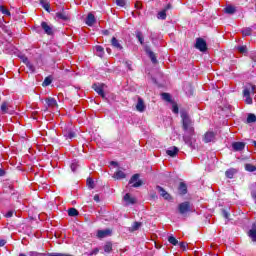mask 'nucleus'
<instances>
[{"instance_id":"obj_31","label":"nucleus","mask_w":256,"mask_h":256,"mask_svg":"<svg viewBox=\"0 0 256 256\" xmlns=\"http://www.w3.org/2000/svg\"><path fill=\"white\" fill-rule=\"evenodd\" d=\"M78 215H79V210H77L76 208L68 209V216L69 217H78Z\"/></svg>"},{"instance_id":"obj_38","label":"nucleus","mask_w":256,"mask_h":256,"mask_svg":"<svg viewBox=\"0 0 256 256\" xmlns=\"http://www.w3.org/2000/svg\"><path fill=\"white\" fill-rule=\"evenodd\" d=\"M86 183L89 189H95V181H93V178H87Z\"/></svg>"},{"instance_id":"obj_34","label":"nucleus","mask_w":256,"mask_h":256,"mask_svg":"<svg viewBox=\"0 0 256 256\" xmlns=\"http://www.w3.org/2000/svg\"><path fill=\"white\" fill-rule=\"evenodd\" d=\"M0 12L2 13V15H6L7 17H11V11H9V9H7L3 5L0 6Z\"/></svg>"},{"instance_id":"obj_23","label":"nucleus","mask_w":256,"mask_h":256,"mask_svg":"<svg viewBox=\"0 0 256 256\" xmlns=\"http://www.w3.org/2000/svg\"><path fill=\"white\" fill-rule=\"evenodd\" d=\"M47 107H58L57 100L53 97H48L45 100Z\"/></svg>"},{"instance_id":"obj_19","label":"nucleus","mask_w":256,"mask_h":256,"mask_svg":"<svg viewBox=\"0 0 256 256\" xmlns=\"http://www.w3.org/2000/svg\"><path fill=\"white\" fill-rule=\"evenodd\" d=\"M179 153V148L177 146H173L170 149L166 150V155L169 157H177V154Z\"/></svg>"},{"instance_id":"obj_30","label":"nucleus","mask_w":256,"mask_h":256,"mask_svg":"<svg viewBox=\"0 0 256 256\" xmlns=\"http://www.w3.org/2000/svg\"><path fill=\"white\" fill-rule=\"evenodd\" d=\"M236 49L242 54V55H247L249 49L247 48L246 45L242 46H236Z\"/></svg>"},{"instance_id":"obj_8","label":"nucleus","mask_w":256,"mask_h":256,"mask_svg":"<svg viewBox=\"0 0 256 256\" xmlns=\"http://www.w3.org/2000/svg\"><path fill=\"white\" fill-rule=\"evenodd\" d=\"M41 28L46 35H53V26L49 25L47 22H41Z\"/></svg>"},{"instance_id":"obj_27","label":"nucleus","mask_w":256,"mask_h":256,"mask_svg":"<svg viewBox=\"0 0 256 256\" xmlns=\"http://www.w3.org/2000/svg\"><path fill=\"white\" fill-rule=\"evenodd\" d=\"M135 34H136V37H137L139 43H140L141 45H144V43H145V38L143 37V32L137 30V31L135 32Z\"/></svg>"},{"instance_id":"obj_55","label":"nucleus","mask_w":256,"mask_h":256,"mask_svg":"<svg viewBox=\"0 0 256 256\" xmlns=\"http://www.w3.org/2000/svg\"><path fill=\"white\" fill-rule=\"evenodd\" d=\"M94 201H95L96 203H99V201H100V199H99V194L94 195Z\"/></svg>"},{"instance_id":"obj_18","label":"nucleus","mask_w":256,"mask_h":256,"mask_svg":"<svg viewBox=\"0 0 256 256\" xmlns=\"http://www.w3.org/2000/svg\"><path fill=\"white\" fill-rule=\"evenodd\" d=\"M136 110L139 111V113H143L145 111V101H143V98L138 97V102L136 104Z\"/></svg>"},{"instance_id":"obj_43","label":"nucleus","mask_w":256,"mask_h":256,"mask_svg":"<svg viewBox=\"0 0 256 256\" xmlns=\"http://www.w3.org/2000/svg\"><path fill=\"white\" fill-rule=\"evenodd\" d=\"M124 65H126V67H127V69H128L129 71H133V62H132L131 60H126V61L124 62Z\"/></svg>"},{"instance_id":"obj_49","label":"nucleus","mask_w":256,"mask_h":256,"mask_svg":"<svg viewBox=\"0 0 256 256\" xmlns=\"http://www.w3.org/2000/svg\"><path fill=\"white\" fill-rule=\"evenodd\" d=\"M29 255H30V256H42V255H45V254L39 253V252H35V251H31V252L29 253Z\"/></svg>"},{"instance_id":"obj_58","label":"nucleus","mask_w":256,"mask_h":256,"mask_svg":"<svg viewBox=\"0 0 256 256\" xmlns=\"http://www.w3.org/2000/svg\"><path fill=\"white\" fill-rule=\"evenodd\" d=\"M140 7H141V3H140V2H136V3H135V8H136V9H139Z\"/></svg>"},{"instance_id":"obj_45","label":"nucleus","mask_w":256,"mask_h":256,"mask_svg":"<svg viewBox=\"0 0 256 256\" xmlns=\"http://www.w3.org/2000/svg\"><path fill=\"white\" fill-rule=\"evenodd\" d=\"M172 111L175 114L179 113V106L176 104L175 101L172 102Z\"/></svg>"},{"instance_id":"obj_3","label":"nucleus","mask_w":256,"mask_h":256,"mask_svg":"<svg viewBox=\"0 0 256 256\" xmlns=\"http://www.w3.org/2000/svg\"><path fill=\"white\" fill-rule=\"evenodd\" d=\"M178 211L180 215H187V213H193L191 209V202L185 201L178 205Z\"/></svg>"},{"instance_id":"obj_20","label":"nucleus","mask_w":256,"mask_h":256,"mask_svg":"<svg viewBox=\"0 0 256 256\" xmlns=\"http://www.w3.org/2000/svg\"><path fill=\"white\" fill-rule=\"evenodd\" d=\"M187 184L185 182H180L178 186L179 195H187Z\"/></svg>"},{"instance_id":"obj_59","label":"nucleus","mask_w":256,"mask_h":256,"mask_svg":"<svg viewBox=\"0 0 256 256\" xmlns=\"http://www.w3.org/2000/svg\"><path fill=\"white\" fill-rule=\"evenodd\" d=\"M37 111H34V112H32V117H33V119H37L36 117H35V115H37Z\"/></svg>"},{"instance_id":"obj_44","label":"nucleus","mask_w":256,"mask_h":256,"mask_svg":"<svg viewBox=\"0 0 256 256\" xmlns=\"http://www.w3.org/2000/svg\"><path fill=\"white\" fill-rule=\"evenodd\" d=\"M95 50L100 55H103L105 53V49L103 48V46H100V45L95 46Z\"/></svg>"},{"instance_id":"obj_35","label":"nucleus","mask_w":256,"mask_h":256,"mask_svg":"<svg viewBox=\"0 0 256 256\" xmlns=\"http://www.w3.org/2000/svg\"><path fill=\"white\" fill-rule=\"evenodd\" d=\"M104 251L105 253H111V251H113V244L111 242H106L104 245Z\"/></svg>"},{"instance_id":"obj_56","label":"nucleus","mask_w":256,"mask_h":256,"mask_svg":"<svg viewBox=\"0 0 256 256\" xmlns=\"http://www.w3.org/2000/svg\"><path fill=\"white\" fill-rule=\"evenodd\" d=\"M5 170L0 168V177H5Z\"/></svg>"},{"instance_id":"obj_15","label":"nucleus","mask_w":256,"mask_h":256,"mask_svg":"<svg viewBox=\"0 0 256 256\" xmlns=\"http://www.w3.org/2000/svg\"><path fill=\"white\" fill-rule=\"evenodd\" d=\"M110 43L112 47H114V49H117L118 51H122L123 45H121V42H119V40H117L116 37H112Z\"/></svg>"},{"instance_id":"obj_13","label":"nucleus","mask_w":256,"mask_h":256,"mask_svg":"<svg viewBox=\"0 0 256 256\" xmlns=\"http://www.w3.org/2000/svg\"><path fill=\"white\" fill-rule=\"evenodd\" d=\"M95 21H97V19H95V15H93V13H89L86 17V25H88V27H93V25H95Z\"/></svg>"},{"instance_id":"obj_57","label":"nucleus","mask_w":256,"mask_h":256,"mask_svg":"<svg viewBox=\"0 0 256 256\" xmlns=\"http://www.w3.org/2000/svg\"><path fill=\"white\" fill-rule=\"evenodd\" d=\"M110 165H114V167H119V163L115 161H111Z\"/></svg>"},{"instance_id":"obj_29","label":"nucleus","mask_w":256,"mask_h":256,"mask_svg":"<svg viewBox=\"0 0 256 256\" xmlns=\"http://www.w3.org/2000/svg\"><path fill=\"white\" fill-rule=\"evenodd\" d=\"M161 97L163 99V101H167V103H172L173 99H171V94L167 93V92H163L161 94Z\"/></svg>"},{"instance_id":"obj_14","label":"nucleus","mask_w":256,"mask_h":256,"mask_svg":"<svg viewBox=\"0 0 256 256\" xmlns=\"http://www.w3.org/2000/svg\"><path fill=\"white\" fill-rule=\"evenodd\" d=\"M124 201L126 205H135V203H137V199H135V197H132L129 193L124 195Z\"/></svg>"},{"instance_id":"obj_52","label":"nucleus","mask_w":256,"mask_h":256,"mask_svg":"<svg viewBox=\"0 0 256 256\" xmlns=\"http://www.w3.org/2000/svg\"><path fill=\"white\" fill-rule=\"evenodd\" d=\"M99 253V248H94L91 252H90V256H93V255H97Z\"/></svg>"},{"instance_id":"obj_54","label":"nucleus","mask_w":256,"mask_h":256,"mask_svg":"<svg viewBox=\"0 0 256 256\" xmlns=\"http://www.w3.org/2000/svg\"><path fill=\"white\" fill-rule=\"evenodd\" d=\"M6 244H7L6 240L0 239V247H5Z\"/></svg>"},{"instance_id":"obj_11","label":"nucleus","mask_w":256,"mask_h":256,"mask_svg":"<svg viewBox=\"0 0 256 256\" xmlns=\"http://www.w3.org/2000/svg\"><path fill=\"white\" fill-rule=\"evenodd\" d=\"M215 139V132L208 131L203 136L204 143H211Z\"/></svg>"},{"instance_id":"obj_46","label":"nucleus","mask_w":256,"mask_h":256,"mask_svg":"<svg viewBox=\"0 0 256 256\" xmlns=\"http://www.w3.org/2000/svg\"><path fill=\"white\" fill-rule=\"evenodd\" d=\"M180 249H182V251H187V246L188 244L186 242H180L178 243Z\"/></svg>"},{"instance_id":"obj_53","label":"nucleus","mask_w":256,"mask_h":256,"mask_svg":"<svg viewBox=\"0 0 256 256\" xmlns=\"http://www.w3.org/2000/svg\"><path fill=\"white\" fill-rule=\"evenodd\" d=\"M5 217H6L7 219L13 217V211H8V212L5 214Z\"/></svg>"},{"instance_id":"obj_28","label":"nucleus","mask_w":256,"mask_h":256,"mask_svg":"<svg viewBox=\"0 0 256 256\" xmlns=\"http://www.w3.org/2000/svg\"><path fill=\"white\" fill-rule=\"evenodd\" d=\"M53 83V76H47L42 82V87H49Z\"/></svg>"},{"instance_id":"obj_60","label":"nucleus","mask_w":256,"mask_h":256,"mask_svg":"<svg viewBox=\"0 0 256 256\" xmlns=\"http://www.w3.org/2000/svg\"><path fill=\"white\" fill-rule=\"evenodd\" d=\"M164 9H166V11H169V9H171V4H168Z\"/></svg>"},{"instance_id":"obj_9","label":"nucleus","mask_w":256,"mask_h":256,"mask_svg":"<svg viewBox=\"0 0 256 256\" xmlns=\"http://www.w3.org/2000/svg\"><path fill=\"white\" fill-rule=\"evenodd\" d=\"M145 52L147 53L148 57L150 58L151 62L154 64V65H157L158 61H157V54H155L151 48L149 47H146L145 48Z\"/></svg>"},{"instance_id":"obj_63","label":"nucleus","mask_w":256,"mask_h":256,"mask_svg":"<svg viewBox=\"0 0 256 256\" xmlns=\"http://www.w3.org/2000/svg\"><path fill=\"white\" fill-rule=\"evenodd\" d=\"M106 51L109 53V51H111V49H110V48H107Z\"/></svg>"},{"instance_id":"obj_6","label":"nucleus","mask_w":256,"mask_h":256,"mask_svg":"<svg viewBox=\"0 0 256 256\" xmlns=\"http://www.w3.org/2000/svg\"><path fill=\"white\" fill-rule=\"evenodd\" d=\"M62 133L66 139H75V137H77L75 131H73V129H71L69 126H66Z\"/></svg>"},{"instance_id":"obj_48","label":"nucleus","mask_w":256,"mask_h":256,"mask_svg":"<svg viewBox=\"0 0 256 256\" xmlns=\"http://www.w3.org/2000/svg\"><path fill=\"white\" fill-rule=\"evenodd\" d=\"M20 59L25 65L29 62V58H27V56L25 55L20 56Z\"/></svg>"},{"instance_id":"obj_25","label":"nucleus","mask_w":256,"mask_h":256,"mask_svg":"<svg viewBox=\"0 0 256 256\" xmlns=\"http://www.w3.org/2000/svg\"><path fill=\"white\" fill-rule=\"evenodd\" d=\"M248 236L251 238L252 241L256 242V222L253 223L252 229L248 232Z\"/></svg>"},{"instance_id":"obj_61","label":"nucleus","mask_w":256,"mask_h":256,"mask_svg":"<svg viewBox=\"0 0 256 256\" xmlns=\"http://www.w3.org/2000/svg\"><path fill=\"white\" fill-rule=\"evenodd\" d=\"M103 35H109V30H104Z\"/></svg>"},{"instance_id":"obj_51","label":"nucleus","mask_w":256,"mask_h":256,"mask_svg":"<svg viewBox=\"0 0 256 256\" xmlns=\"http://www.w3.org/2000/svg\"><path fill=\"white\" fill-rule=\"evenodd\" d=\"M222 215L224 217V219H229V212H227V210H222Z\"/></svg>"},{"instance_id":"obj_47","label":"nucleus","mask_w":256,"mask_h":256,"mask_svg":"<svg viewBox=\"0 0 256 256\" xmlns=\"http://www.w3.org/2000/svg\"><path fill=\"white\" fill-rule=\"evenodd\" d=\"M26 67L29 71H32V73L35 72V66H33L31 62L26 63Z\"/></svg>"},{"instance_id":"obj_42","label":"nucleus","mask_w":256,"mask_h":256,"mask_svg":"<svg viewBox=\"0 0 256 256\" xmlns=\"http://www.w3.org/2000/svg\"><path fill=\"white\" fill-rule=\"evenodd\" d=\"M116 5L118 7H127V0H116Z\"/></svg>"},{"instance_id":"obj_64","label":"nucleus","mask_w":256,"mask_h":256,"mask_svg":"<svg viewBox=\"0 0 256 256\" xmlns=\"http://www.w3.org/2000/svg\"><path fill=\"white\" fill-rule=\"evenodd\" d=\"M9 189H11V191H13V188H12V186H9Z\"/></svg>"},{"instance_id":"obj_50","label":"nucleus","mask_w":256,"mask_h":256,"mask_svg":"<svg viewBox=\"0 0 256 256\" xmlns=\"http://www.w3.org/2000/svg\"><path fill=\"white\" fill-rule=\"evenodd\" d=\"M77 167H78L77 163H72L71 164V171H73V173H75L77 171Z\"/></svg>"},{"instance_id":"obj_17","label":"nucleus","mask_w":256,"mask_h":256,"mask_svg":"<svg viewBox=\"0 0 256 256\" xmlns=\"http://www.w3.org/2000/svg\"><path fill=\"white\" fill-rule=\"evenodd\" d=\"M111 235V229L98 230L97 237L98 239H105V237H109Z\"/></svg>"},{"instance_id":"obj_5","label":"nucleus","mask_w":256,"mask_h":256,"mask_svg":"<svg viewBox=\"0 0 256 256\" xmlns=\"http://www.w3.org/2000/svg\"><path fill=\"white\" fill-rule=\"evenodd\" d=\"M139 177V174H134L129 180V185H132L134 189H137L143 185V180H139Z\"/></svg>"},{"instance_id":"obj_12","label":"nucleus","mask_w":256,"mask_h":256,"mask_svg":"<svg viewBox=\"0 0 256 256\" xmlns=\"http://www.w3.org/2000/svg\"><path fill=\"white\" fill-rule=\"evenodd\" d=\"M56 17L57 19H61V21H71V16H69V14H67L64 10L57 12Z\"/></svg>"},{"instance_id":"obj_21","label":"nucleus","mask_w":256,"mask_h":256,"mask_svg":"<svg viewBox=\"0 0 256 256\" xmlns=\"http://www.w3.org/2000/svg\"><path fill=\"white\" fill-rule=\"evenodd\" d=\"M233 151H243L245 149V142H234L232 143Z\"/></svg>"},{"instance_id":"obj_22","label":"nucleus","mask_w":256,"mask_h":256,"mask_svg":"<svg viewBox=\"0 0 256 256\" xmlns=\"http://www.w3.org/2000/svg\"><path fill=\"white\" fill-rule=\"evenodd\" d=\"M224 13L227 15H234V13H237V8L233 5H228L224 8Z\"/></svg>"},{"instance_id":"obj_7","label":"nucleus","mask_w":256,"mask_h":256,"mask_svg":"<svg viewBox=\"0 0 256 256\" xmlns=\"http://www.w3.org/2000/svg\"><path fill=\"white\" fill-rule=\"evenodd\" d=\"M256 30V24L252 25L251 27L243 28L241 33L243 37H251L253 35V31Z\"/></svg>"},{"instance_id":"obj_24","label":"nucleus","mask_w":256,"mask_h":256,"mask_svg":"<svg viewBox=\"0 0 256 256\" xmlns=\"http://www.w3.org/2000/svg\"><path fill=\"white\" fill-rule=\"evenodd\" d=\"M40 5H42L47 13H51V4L49 3V0H40Z\"/></svg>"},{"instance_id":"obj_4","label":"nucleus","mask_w":256,"mask_h":256,"mask_svg":"<svg viewBox=\"0 0 256 256\" xmlns=\"http://www.w3.org/2000/svg\"><path fill=\"white\" fill-rule=\"evenodd\" d=\"M195 48L198 49V51L205 53V51H207V41L203 38H197Z\"/></svg>"},{"instance_id":"obj_26","label":"nucleus","mask_w":256,"mask_h":256,"mask_svg":"<svg viewBox=\"0 0 256 256\" xmlns=\"http://www.w3.org/2000/svg\"><path fill=\"white\" fill-rule=\"evenodd\" d=\"M142 225H143V223H141V222H134L132 227L129 228V231L131 233H133L135 231H139V229L141 228Z\"/></svg>"},{"instance_id":"obj_62","label":"nucleus","mask_w":256,"mask_h":256,"mask_svg":"<svg viewBox=\"0 0 256 256\" xmlns=\"http://www.w3.org/2000/svg\"><path fill=\"white\" fill-rule=\"evenodd\" d=\"M152 199H157V194H152Z\"/></svg>"},{"instance_id":"obj_10","label":"nucleus","mask_w":256,"mask_h":256,"mask_svg":"<svg viewBox=\"0 0 256 256\" xmlns=\"http://www.w3.org/2000/svg\"><path fill=\"white\" fill-rule=\"evenodd\" d=\"M92 89H94L95 92L102 97V99H105V90H103V85H99L97 83H94L92 85Z\"/></svg>"},{"instance_id":"obj_33","label":"nucleus","mask_w":256,"mask_h":256,"mask_svg":"<svg viewBox=\"0 0 256 256\" xmlns=\"http://www.w3.org/2000/svg\"><path fill=\"white\" fill-rule=\"evenodd\" d=\"M114 177H115V179H125V177H127V175L125 174V172L118 170L115 172Z\"/></svg>"},{"instance_id":"obj_32","label":"nucleus","mask_w":256,"mask_h":256,"mask_svg":"<svg viewBox=\"0 0 256 256\" xmlns=\"http://www.w3.org/2000/svg\"><path fill=\"white\" fill-rule=\"evenodd\" d=\"M157 19H162L165 21V19H167V9H163L162 11L158 12Z\"/></svg>"},{"instance_id":"obj_2","label":"nucleus","mask_w":256,"mask_h":256,"mask_svg":"<svg viewBox=\"0 0 256 256\" xmlns=\"http://www.w3.org/2000/svg\"><path fill=\"white\" fill-rule=\"evenodd\" d=\"M255 85L253 84H247V86L243 90V97H245V103L247 105L253 104V98H251V93H255Z\"/></svg>"},{"instance_id":"obj_40","label":"nucleus","mask_w":256,"mask_h":256,"mask_svg":"<svg viewBox=\"0 0 256 256\" xmlns=\"http://www.w3.org/2000/svg\"><path fill=\"white\" fill-rule=\"evenodd\" d=\"M245 169L249 171V173H253L256 171V166H254L253 164H246Z\"/></svg>"},{"instance_id":"obj_36","label":"nucleus","mask_w":256,"mask_h":256,"mask_svg":"<svg viewBox=\"0 0 256 256\" xmlns=\"http://www.w3.org/2000/svg\"><path fill=\"white\" fill-rule=\"evenodd\" d=\"M225 175L228 179H233L234 175H235V169L231 168L226 170Z\"/></svg>"},{"instance_id":"obj_37","label":"nucleus","mask_w":256,"mask_h":256,"mask_svg":"<svg viewBox=\"0 0 256 256\" xmlns=\"http://www.w3.org/2000/svg\"><path fill=\"white\" fill-rule=\"evenodd\" d=\"M168 242H169L171 245H174V246L179 245V240H177V238H175V236H169V237H168Z\"/></svg>"},{"instance_id":"obj_39","label":"nucleus","mask_w":256,"mask_h":256,"mask_svg":"<svg viewBox=\"0 0 256 256\" xmlns=\"http://www.w3.org/2000/svg\"><path fill=\"white\" fill-rule=\"evenodd\" d=\"M2 113H9V105L7 102H3L0 106Z\"/></svg>"},{"instance_id":"obj_16","label":"nucleus","mask_w":256,"mask_h":256,"mask_svg":"<svg viewBox=\"0 0 256 256\" xmlns=\"http://www.w3.org/2000/svg\"><path fill=\"white\" fill-rule=\"evenodd\" d=\"M157 191L160 193L161 197H163V199H166L167 201H169V199H171V194H169L168 192H166L163 187L161 186H156Z\"/></svg>"},{"instance_id":"obj_1","label":"nucleus","mask_w":256,"mask_h":256,"mask_svg":"<svg viewBox=\"0 0 256 256\" xmlns=\"http://www.w3.org/2000/svg\"><path fill=\"white\" fill-rule=\"evenodd\" d=\"M182 129L184 131L183 141L186 145H191V140L195 136V127H193V121L187 112L181 113Z\"/></svg>"},{"instance_id":"obj_41","label":"nucleus","mask_w":256,"mask_h":256,"mask_svg":"<svg viewBox=\"0 0 256 256\" xmlns=\"http://www.w3.org/2000/svg\"><path fill=\"white\" fill-rule=\"evenodd\" d=\"M247 123H256V116H255V114H249L248 115Z\"/></svg>"}]
</instances>
